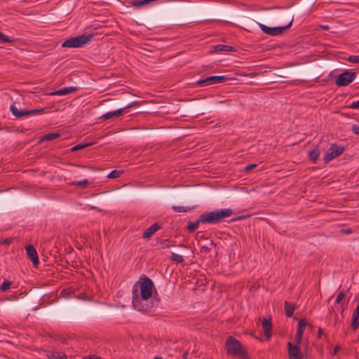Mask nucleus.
I'll return each mask as SVG.
<instances>
[{"label": "nucleus", "mask_w": 359, "mask_h": 359, "mask_svg": "<svg viewBox=\"0 0 359 359\" xmlns=\"http://www.w3.org/2000/svg\"><path fill=\"white\" fill-rule=\"evenodd\" d=\"M154 287L152 280L147 276L141 277L133 288L132 304L135 309L141 311L140 299L147 300L152 296Z\"/></svg>", "instance_id": "nucleus-1"}, {"label": "nucleus", "mask_w": 359, "mask_h": 359, "mask_svg": "<svg viewBox=\"0 0 359 359\" xmlns=\"http://www.w3.org/2000/svg\"><path fill=\"white\" fill-rule=\"evenodd\" d=\"M231 215L232 210L230 208L207 212L200 215V222H202V224H215Z\"/></svg>", "instance_id": "nucleus-2"}, {"label": "nucleus", "mask_w": 359, "mask_h": 359, "mask_svg": "<svg viewBox=\"0 0 359 359\" xmlns=\"http://www.w3.org/2000/svg\"><path fill=\"white\" fill-rule=\"evenodd\" d=\"M225 348L228 355L241 358L247 356L241 342L232 336H229L226 338Z\"/></svg>", "instance_id": "nucleus-3"}, {"label": "nucleus", "mask_w": 359, "mask_h": 359, "mask_svg": "<svg viewBox=\"0 0 359 359\" xmlns=\"http://www.w3.org/2000/svg\"><path fill=\"white\" fill-rule=\"evenodd\" d=\"M93 37V34H82L69 38L62 43L64 48H79L89 43Z\"/></svg>", "instance_id": "nucleus-4"}, {"label": "nucleus", "mask_w": 359, "mask_h": 359, "mask_svg": "<svg viewBox=\"0 0 359 359\" xmlns=\"http://www.w3.org/2000/svg\"><path fill=\"white\" fill-rule=\"evenodd\" d=\"M344 151V147L339 146L337 144H332L324 156L323 161L325 163L330 162L334 158L341 155Z\"/></svg>", "instance_id": "nucleus-5"}, {"label": "nucleus", "mask_w": 359, "mask_h": 359, "mask_svg": "<svg viewBox=\"0 0 359 359\" xmlns=\"http://www.w3.org/2000/svg\"><path fill=\"white\" fill-rule=\"evenodd\" d=\"M292 23V20L287 25L281 27H270L262 23H258V25L264 33L271 36H279L281 35L285 29H288Z\"/></svg>", "instance_id": "nucleus-6"}, {"label": "nucleus", "mask_w": 359, "mask_h": 359, "mask_svg": "<svg viewBox=\"0 0 359 359\" xmlns=\"http://www.w3.org/2000/svg\"><path fill=\"white\" fill-rule=\"evenodd\" d=\"M229 80L227 76H211L196 82L198 86H208L212 84L224 83Z\"/></svg>", "instance_id": "nucleus-7"}, {"label": "nucleus", "mask_w": 359, "mask_h": 359, "mask_svg": "<svg viewBox=\"0 0 359 359\" xmlns=\"http://www.w3.org/2000/svg\"><path fill=\"white\" fill-rule=\"evenodd\" d=\"M356 74L353 72L345 70L337 79L335 84L337 86H346L354 81Z\"/></svg>", "instance_id": "nucleus-8"}, {"label": "nucleus", "mask_w": 359, "mask_h": 359, "mask_svg": "<svg viewBox=\"0 0 359 359\" xmlns=\"http://www.w3.org/2000/svg\"><path fill=\"white\" fill-rule=\"evenodd\" d=\"M10 110L15 117L22 118L24 116L41 114L44 111L45 109L41 108L32 110L18 109L15 106L11 105L10 107Z\"/></svg>", "instance_id": "nucleus-9"}, {"label": "nucleus", "mask_w": 359, "mask_h": 359, "mask_svg": "<svg viewBox=\"0 0 359 359\" xmlns=\"http://www.w3.org/2000/svg\"><path fill=\"white\" fill-rule=\"evenodd\" d=\"M287 355L288 359H303L300 346L291 342L287 343Z\"/></svg>", "instance_id": "nucleus-10"}, {"label": "nucleus", "mask_w": 359, "mask_h": 359, "mask_svg": "<svg viewBox=\"0 0 359 359\" xmlns=\"http://www.w3.org/2000/svg\"><path fill=\"white\" fill-rule=\"evenodd\" d=\"M26 252L33 264L35 266H38L39 261L36 249L32 245H29L26 248Z\"/></svg>", "instance_id": "nucleus-11"}, {"label": "nucleus", "mask_w": 359, "mask_h": 359, "mask_svg": "<svg viewBox=\"0 0 359 359\" xmlns=\"http://www.w3.org/2000/svg\"><path fill=\"white\" fill-rule=\"evenodd\" d=\"M262 325L264 329V335L267 339L271 337V318H264L262 321Z\"/></svg>", "instance_id": "nucleus-12"}, {"label": "nucleus", "mask_w": 359, "mask_h": 359, "mask_svg": "<svg viewBox=\"0 0 359 359\" xmlns=\"http://www.w3.org/2000/svg\"><path fill=\"white\" fill-rule=\"evenodd\" d=\"M76 90H77L76 87H73V86L65 87V88H60L59 90L52 92L50 95H68V94L74 93Z\"/></svg>", "instance_id": "nucleus-13"}, {"label": "nucleus", "mask_w": 359, "mask_h": 359, "mask_svg": "<svg viewBox=\"0 0 359 359\" xmlns=\"http://www.w3.org/2000/svg\"><path fill=\"white\" fill-rule=\"evenodd\" d=\"M351 327L355 331L359 327V305L353 311L351 319Z\"/></svg>", "instance_id": "nucleus-14"}, {"label": "nucleus", "mask_w": 359, "mask_h": 359, "mask_svg": "<svg viewBox=\"0 0 359 359\" xmlns=\"http://www.w3.org/2000/svg\"><path fill=\"white\" fill-rule=\"evenodd\" d=\"M161 228V226L155 223L152 225H151L149 228H147L145 231L143 233V236L142 237L144 238H149L150 237L152 236V235L156 232L159 229Z\"/></svg>", "instance_id": "nucleus-15"}, {"label": "nucleus", "mask_w": 359, "mask_h": 359, "mask_svg": "<svg viewBox=\"0 0 359 359\" xmlns=\"http://www.w3.org/2000/svg\"><path fill=\"white\" fill-rule=\"evenodd\" d=\"M320 154V150L316 147L309 152V158L313 163H316Z\"/></svg>", "instance_id": "nucleus-16"}, {"label": "nucleus", "mask_w": 359, "mask_h": 359, "mask_svg": "<svg viewBox=\"0 0 359 359\" xmlns=\"http://www.w3.org/2000/svg\"><path fill=\"white\" fill-rule=\"evenodd\" d=\"M60 136L58 133H50L40 137L39 142L53 140Z\"/></svg>", "instance_id": "nucleus-17"}, {"label": "nucleus", "mask_w": 359, "mask_h": 359, "mask_svg": "<svg viewBox=\"0 0 359 359\" xmlns=\"http://www.w3.org/2000/svg\"><path fill=\"white\" fill-rule=\"evenodd\" d=\"M295 310V306L290 304L287 302H285V316L288 318L292 317Z\"/></svg>", "instance_id": "nucleus-18"}, {"label": "nucleus", "mask_w": 359, "mask_h": 359, "mask_svg": "<svg viewBox=\"0 0 359 359\" xmlns=\"http://www.w3.org/2000/svg\"><path fill=\"white\" fill-rule=\"evenodd\" d=\"M69 184L72 185V186H74V187H81L82 189H85V188H86L90 184V182L88 180L84 179V180H81V181H74V182H72L69 183Z\"/></svg>", "instance_id": "nucleus-19"}, {"label": "nucleus", "mask_w": 359, "mask_h": 359, "mask_svg": "<svg viewBox=\"0 0 359 359\" xmlns=\"http://www.w3.org/2000/svg\"><path fill=\"white\" fill-rule=\"evenodd\" d=\"M136 104H137L136 102H131L128 106H126L123 108H121V109H116L114 111H111L112 116H120L123 114V112H125L126 109L133 107V106H135Z\"/></svg>", "instance_id": "nucleus-20"}, {"label": "nucleus", "mask_w": 359, "mask_h": 359, "mask_svg": "<svg viewBox=\"0 0 359 359\" xmlns=\"http://www.w3.org/2000/svg\"><path fill=\"white\" fill-rule=\"evenodd\" d=\"M202 223V222H200V217L196 222H189L188 225L187 226V229L189 231H194L196 230L199 224Z\"/></svg>", "instance_id": "nucleus-21"}, {"label": "nucleus", "mask_w": 359, "mask_h": 359, "mask_svg": "<svg viewBox=\"0 0 359 359\" xmlns=\"http://www.w3.org/2000/svg\"><path fill=\"white\" fill-rule=\"evenodd\" d=\"M172 209L176 212H187L191 211L193 208L189 206L173 205Z\"/></svg>", "instance_id": "nucleus-22"}, {"label": "nucleus", "mask_w": 359, "mask_h": 359, "mask_svg": "<svg viewBox=\"0 0 359 359\" xmlns=\"http://www.w3.org/2000/svg\"><path fill=\"white\" fill-rule=\"evenodd\" d=\"M170 259L176 263H182L184 259L180 255L172 252L170 255Z\"/></svg>", "instance_id": "nucleus-23"}, {"label": "nucleus", "mask_w": 359, "mask_h": 359, "mask_svg": "<svg viewBox=\"0 0 359 359\" xmlns=\"http://www.w3.org/2000/svg\"><path fill=\"white\" fill-rule=\"evenodd\" d=\"M306 324H307V323L304 320L301 319L299 321L298 325H297V332L304 334Z\"/></svg>", "instance_id": "nucleus-24"}, {"label": "nucleus", "mask_w": 359, "mask_h": 359, "mask_svg": "<svg viewBox=\"0 0 359 359\" xmlns=\"http://www.w3.org/2000/svg\"><path fill=\"white\" fill-rule=\"evenodd\" d=\"M215 51H225V52H227V51H231V49H232V47L230 46H226V45H217L215 47Z\"/></svg>", "instance_id": "nucleus-25"}, {"label": "nucleus", "mask_w": 359, "mask_h": 359, "mask_svg": "<svg viewBox=\"0 0 359 359\" xmlns=\"http://www.w3.org/2000/svg\"><path fill=\"white\" fill-rule=\"evenodd\" d=\"M11 284H12V283L11 281L6 280L3 282V283L0 286V290L1 291L8 290V289H10Z\"/></svg>", "instance_id": "nucleus-26"}, {"label": "nucleus", "mask_w": 359, "mask_h": 359, "mask_svg": "<svg viewBox=\"0 0 359 359\" xmlns=\"http://www.w3.org/2000/svg\"><path fill=\"white\" fill-rule=\"evenodd\" d=\"M48 359H67L65 355L55 354L54 353L48 355Z\"/></svg>", "instance_id": "nucleus-27"}, {"label": "nucleus", "mask_w": 359, "mask_h": 359, "mask_svg": "<svg viewBox=\"0 0 359 359\" xmlns=\"http://www.w3.org/2000/svg\"><path fill=\"white\" fill-rule=\"evenodd\" d=\"M0 41L6 42V43H12L14 41V39L6 36L5 34H4L2 32H0Z\"/></svg>", "instance_id": "nucleus-28"}, {"label": "nucleus", "mask_w": 359, "mask_h": 359, "mask_svg": "<svg viewBox=\"0 0 359 359\" xmlns=\"http://www.w3.org/2000/svg\"><path fill=\"white\" fill-rule=\"evenodd\" d=\"M121 172H122L120 170H114L107 175V177L109 178L115 179L121 175Z\"/></svg>", "instance_id": "nucleus-29"}, {"label": "nucleus", "mask_w": 359, "mask_h": 359, "mask_svg": "<svg viewBox=\"0 0 359 359\" xmlns=\"http://www.w3.org/2000/svg\"><path fill=\"white\" fill-rule=\"evenodd\" d=\"M347 61L351 63H357L359 64V55H350L347 58Z\"/></svg>", "instance_id": "nucleus-30"}, {"label": "nucleus", "mask_w": 359, "mask_h": 359, "mask_svg": "<svg viewBox=\"0 0 359 359\" xmlns=\"http://www.w3.org/2000/svg\"><path fill=\"white\" fill-rule=\"evenodd\" d=\"M88 145H89L88 144H79L74 146L71 149V150H72V151H76L79 149H83V148L88 147Z\"/></svg>", "instance_id": "nucleus-31"}, {"label": "nucleus", "mask_w": 359, "mask_h": 359, "mask_svg": "<svg viewBox=\"0 0 359 359\" xmlns=\"http://www.w3.org/2000/svg\"><path fill=\"white\" fill-rule=\"evenodd\" d=\"M302 337H303V334L299 333V332L296 333V337H295L296 344L294 345H298V346H300V344L302 342Z\"/></svg>", "instance_id": "nucleus-32"}, {"label": "nucleus", "mask_w": 359, "mask_h": 359, "mask_svg": "<svg viewBox=\"0 0 359 359\" xmlns=\"http://www.w3.org/2000/svg\"><path fill=\"white\" fill-rule=\"evenodd\" d=\"M344 298V292H339L337 294V297L335 299V304H339Z\"/></svg>", "instance_id": "nucleus-33"}, {"label": "nucleus", "mask_w": 359, "mask_h": 359, "mask_svg": "<svg viewBox=\"0 0 359 359\" xmlns=\"http://www.w3.org/2000/svg\"><path fill=\"white\" fill-rule=\"evenodd\" d=\"M351 109H359V100L352 102L349 106Z\"/></svg>", "instance_id": "nucleus-34"}, {"label": "nucleus", "mask_w": 359, "mask_h": 359, "mask_svg": "<svg viewBox=\"0 0 359 359\" xmlns=\"http://www.w3.org/2000/svg\"><path fill=\"white\" fill-rule=\"evenodd\" d=\"M111 117H113L112 114H111V111H109V112L103 114L101 118H103L104 120H107V119L111 118Z\"/></svg>", "instance_id": "nucleus-35"}, {"label": "nucleus", "mask_w": 359, "mask_h": 359, "mask_svg": "<svg viewBox=\"0 0 359 359\" xmlns=\"http://www.w3.org/2000/svg\"><path fill=\"white\" fill-rule=\"evenodd\" d=\"M257 166V164H250V165H246L244 169L245 171H250V170L255 168Z\"/></svg>", "instance_id": "nucleus-36"}, {"label": "nucleus", "mask_w": 359, "mask_h": 359, "mask_svg": "<svg viewBox=\"0 0 359 359\" xmlns=\"http://www.w3.org/2000/svg\"><path fill=\"white\" fill-rule=\"evenodd\" d=\"M351 130L355 135H359V126L353 125Z\"/></svg>", "instance_id": "nucleus-37"}, {"label": "nucleus", "mask_w": 359, "mask_h": 359, "mask_svg": "<svg viewBox=\"0 0 359 359\" xmlns=\"http://www.w3.org/2000/svg\"><path fill=\"white\" fill-rule=\"evenodd\" d=\"M11 242H12V239L9 238H5L4 240H3L1 241V243L5 245H9Z\"/></svg>", "instance_id": "nucleus-38"}, {"label": "nucleus", "mask_w": 359, "mask_h": 359, "mask_svg": "<svg viewBox=\"0 0 359 359\" xmlns=\"http://www.w3.org/2000/svg\"><path fill=\"white\" fill-rule=\"evenodd\" d=\"M174 246V245L171 244L170 241H165V244L163 248H170Z\"/></svg>", "instance_id": "nucleus-39"}, {"label": "nucleus", "mask_w": 359, "mask_h": 359, "mask_svg": "<svg viewBox=\"0 0 359 359\" xmlns=\"http://www.w3.org/2000/svg\"><path fill=\"white\" fill-rule=\"evenodd\" d=\"M340 350V347L339 346H336L334 348H333V354L334 355H336L337 354V353Z\"/></svg>", "instance_id": "nucleus-40"}, {"label": "nucleus", "mask_w": 359, "mask_h": 359, "mask_svg": "<svg viewBox=\"0 0 359 359\" xmlns=\"http://www.w3.org/2000/svg\"><path fill=\"white\" fill-rule=\"evenodd\" d=\"M83 359H101V358L100 357L92 355V356L84 357V358H83Z\"/></svg>", "instance_id": "nucleus-41"}, {"label": "nucleus", "mask_w": 359, "mask_h": 359, "mask_svg": "<svg viewBox=\"0 0 359 359\" xmlns=\"http://www.w3.org/2000/svg\"><path fill=\"white\" fill-rule=\"evenodd\" d=\"M318 337H321L322 334H323V330L322 328L318 329Z\"/></svg>", "instance_id": "nucleus-42"}, {"label": "nucleus", "mask_w": 359, "mask_h": 359, "mask_svg": "<svg viewBox=\"0 0 359 359\" xmlns=\"http://www.w3.org/2000/svg\"><path fill=\"white\" fill-rule=\"evenodd\" d=\"M155 359H162L161 357H156Z\"/></svg>", "instance_id": "nucleus-43"}, {"label": "nucleus", "mask_w": 359, "mask_h": 359, "mask_svg": "<svg viewBox=\"0 0 359 359\" xmlns=\"http://www.w3.org/2000/svg\"><path fill=\"white\" fill-rule=\"evenodd\" d=\"M327 28H328V27H327V26H324V27H323V29H327Z\"/></svg>", "instance_id": "nucleus-44"}]
</instances>
